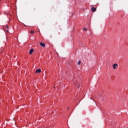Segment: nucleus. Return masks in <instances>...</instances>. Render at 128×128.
Returning a JSON list of instances; mask_svg holds the SVG:
<instances>
[{"label": "nucleus", "instance_id": "nucleus-1", "mask_svg": "<svg viewBox=\"0 0 128 128\" xmlns=\"http://www.w3.org/2000/svg\"><path fill=\"white\" fill-rule=\"evenodd\" d=\"M73 82H74V84L77 86V88H80V83H78V80L74 79L73 80Z\"/></svg>", "mask_w": 128, "mask_h": 128}, {"label": "nucleus", "instance_id": "nucleus-2", "mask_svg": "<svg viewBox=\"0 0 128 128\" xmlns=\"http://www.w3.org/2000/svg\"><path fill=\"white\" fill-rule=\"evenodd\" d=\"M112 66H113L114 70H116V68L118 66V64H113Z\"/></svg>", "mask_w": 128, "mask_h": 128}, {"label": "nucleus", "instance_id": "nucleus-3", "mask_svg": "<svg viewBox=\"0 0 128 128\" xmlns=\"http://www.w3.org/2000/svg\"><path fill=\"white\" fill-rule=\"evenodd\" d=\"M40 44L41 46H42V48H44V46H46V44L44 43H42V42H40Z\"/></svg>", "mask_w": 128, "mask_h": 128}, {"label": "nucleus", "instance_id": "nucleus-4", "mask_svg": "<svg viewBox=\"0 0 128 128\" xmlns=\"http://www.w3.org/2000/svg\"><path fill=\"white\" fill-rule=\"evenodd\" d=\"M42 72V70H40V68H39V69L36 70V74H40V72Z\"/></svg>", "mask_w": 128, "mask_h": 128}, {"label": "nucleus", "instance_id": "nucleus-5", "mask_svg": "<svg viewBox=\"0 0 128 128\" xmlns=\"http://www.w3.org/2000/svg\"><path fill=\"white\" fill-rule=\"evenodd\" d=\"M92 10L93 12H96V8L92 7Z\"/></svg>", "mask_w": 128, "mask_h": 128}, {"label": "nucleus", "instance_id": "nucleus-6", "mask_svg": "<svg viewBox=\"0 0 128 128\" xmlns=\"http://www.w3.org/2000/svg\"><path fill=\"white\" fill-rule=\"evenodd\" d=\"M33 52H34V49L32 48L30 50L29 54H32Z\"/></svg>", "mask_w": 128, "mask_h": 128}, {"label": "nucleus", "instance_id": "nucleus-7", "mask_svg": "<svg viewBox=\"0 0 128 128\" xmlns=\"http://www.w3.org/2000/svg\"><path fill=\"white\" fill-rule=\"evenodd\" d=\"M30 32V34H34V30H31V31Z\"/></svg>", "mask_w": 128, "mask_h": 128}, {"label": "nucleus", "instance_id": "nucleus-8", "mask_svg": "<svg viewBox=\"0 0 128 128\" xmlns=\"http://www.w3.org/2000/svg\"><path fill=\"white\" fill-rule=\"evenodd\" d=\"M81 62H80V60H79L78 62V64H80Z\"/></svg>", "mask_w": 128, "mask_h": 128}, {"label": "nucleus", "instance_id": "nucleus-9", "mask_svg": "<svg viewBox=\"0 0 128 128\" xmlns=\"http://www.w3.org/2000/svg\"><path fill=\"white\" fill-rule=\"evenodd\" d=\"M84 30H87V29H86V28H84Z\"/></svg>", "mask_w": 128, "mask_h": 128}]
</instances>
